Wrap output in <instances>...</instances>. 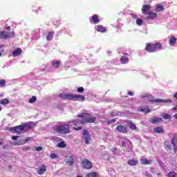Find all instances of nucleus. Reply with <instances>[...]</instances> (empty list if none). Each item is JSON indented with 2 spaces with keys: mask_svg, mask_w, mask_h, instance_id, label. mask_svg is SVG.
<instances>
[{
  "mask_svg": "<svg viewBox=\"0 0 177 177\" xmlns=\"http://www.w3.org/2000/svg\"><path fill=\"white\" fill-rule=\"evenodd\" d=\"M0 56H2V53H0Z\"/></svg>",
  "mask_w": 177,
  "mask_h": 177,
  "instance_id": "60",
  "label": "nucleus"
},
{
  "mask_svg": "<svg viewBox=\"0 0 177 177\" xmlns=\"http://www.w3.org/2000/svg\"><path fill=\"white\" fill-rule=\"evenodd\" d=\"M168 177H176V173L175 171H170L168 174Z\"/></svg>",
  "mask_w": 177,
  "mask_h": 177,
  "instance_id": "39",
  "label": "nucleus"
},
{
  "mask_svg": "<svg viewBox=\"0 0 177 177\" xmlns=\"http://www.w3.org/2000/svg\"><path fill=\"white\" fill-rule=\"evenodd\" d=\"M82 135V140L84 143H85V145H89V143H91V140H92V138H91V135L89 134L88 129H84Z\"/></svg>",
  "mask_w": 177,
  "mask_h": 177,
  "instance_id": "5",
  "label": "nucleus"
},
{
  "mask_svg": "<svg viewBox=\"0 0 177 177\" xmlns=\"http://www.w3.org/2000/svg\"><path fill=\"white\" fill-rule=\"evenodd\" d=\"M107 53H108V55H110V53H111V51L108 50V51H107Z\"/></svg>",
  "mask_w": 177,
  "mask_h": 177,
  "instance_id": "54",
  "label": "nucleus"
},
{
  "mask_svg": "<svg viewBox=\"0 0 177 177\" xmlns=\"http://www.w3.org/2000/svg\"><path fill=\"white\" fill-rule=\"evenodd\" d=\"M64 161L68 164V165L73 167V165H74V155L71 154L70 156H67Z\"/></svg>",
  "mask_w": 177,
  "mask_h": 177,
  "instance_id": "8",
  "label": "nucleus"
},
{
  "mask_svg": "<svg viewBox=\"0 0 177 177\" xmlns=\"http://www.w3.org/2000/svg\"><path fill=\"white\" fill-rule=\"evenodd\" d=\"M17 138H19V136H12V139L13 140H17Z\"/></svg>",
  "mask_w": 177,
  "mask_h": 177,
  "instance_id": "46",
  "label": "nucleus"
},
{
  "mask_svg": "<svg viewBox=\"0 0 177 177\" xmlns=\"http://www.w3.org/2000/svg\"><path fill=\"white\" fill-rule=\"evenodd\" d=\"M30 139H32V138H27L25 140V142H28V140H30Z\"/></svg>",
  "mask_w": 177,
  "mask_h": 177,
  "instance_id": "49",
  "label": "nucleus"
},
{
  "mask_svg": "<svg viewBox=\"0 0 177 177\" xmlns=\"http://www.w3.org/2000/svg\"><path fill=\"white\" fill-rule=\"evenodd\" d=\"M127 95H129V96H133V93L131 92V91H129V92L127 93Z\"/></svg>",
  "mask_w": 177,
  "mask_h": 177,
  "instance_id": "48",
  "label": "nucleus"
},
{
  "mask_svg": "<svg viewBox=\"0 0 177 177\" xmlns=\"http://www.w3.org/2000/svg\"><path fill=\"white\" fill-rule=\"evenodd\" d=\"M124 55H126V56H128V53H125Z\"/></svg>",
  "mask_w": 177,
  "mask_h": 177,
  "instance_id": "58",
  "label": "nucleus"
},
{
  "mask_svg": "<svg viewBox=\"0 0 177 177\" xmlns=\"http://www.w3.org/2000/svg\"><path fill=\"white\" fill-rule=\"evenodd\" d=\"M1 110H2V108L0 107V111H1Z\"/></svg>",
  "mask_w": 177,
  "mask_h": 177,
  "instance_id": "59",
  "label": "nucleus"
},
{
  "mask_svg": "<svg viewBox=\"0 0 177 177\" xmlns=\"http://www.w3.org/2000/svg\"><path fill=\"white\" fill-rule=\"evenodd\" d=\"M163 120L161 118H155L151 119V122L152 124H158L160 122H162Z\"/></svg>",
  "mask_w": 177,
  "mask_h": 177,
  "instance_id": "24",
  "label": "nucleus"
},
{
  "mask_svg": "<svg viewBox=\"0 0 177 177\" xmlns=\"http://www.w3.org/2000/svg\"><path fill=\"white\" fill-rule=\"evenodd\" d=\"M6 85V80L2 79L0 80V88H3Z\"/></svg>",
  "mask_w": 177,
  "mask_h": 177,
  "instance_id": "36",
  "label": "nucleus"
},
{
  "mask_svg": "<svg viewBox=\"0 0 177 177\" xmlns=\"http://www.w3.org/2000/svg\"><path fill=\"white\" fill-rule=\"evenodd\" d=\"M116 129L120 133H127L128 132V129L122 124L117 126Z\"/></svg>",
  "mask_w": 177,
  "mask_h": 177,
  "instance_id": "15",
  "label": "nucleus"
},
{
  "mask_svg": "<svg viewBox=\"0 0 177 177\" xmlns=\"http://www.w3.org/2000/svg\"><path fill=\"white\" fill-rule=\"evenodd\" d=\"M99 174L95 171H92L86 174V177H99Z\"/></svg>",
  "mask_w": 177,
  "mask_h": 177,
  "instance_id": "29",
  "label": "nucleus"
},
{
  "mask_svg": "<svg viewBox=\"0 0 177 177\" xmlns=\"http://www.w3.org/2000/svg\"><path fill=\"white\" fill-rule=\"evenodd\" d=\"M95 30L98 32H106V31H107V28H106V27H104V26H103L102 25H97L95 27Z\"/></svg>",
  "mask_w": 177,
  "mask_h": 177,
  "instance_id": "17",
  "label": "nucleus"
},
{
  "mask_svg": "<svg viewBox=\"0 0 177 177\" xmlns=\"http://www.w3.org/2000/svg\"><path fill=\"white\" fill-rule=\"evenodd\" d=\"M53 37H55V32L54 31L48 32L46 37V40L52 41V39H53Z\"/></svg>",
  "mask_w": 177,
  "mask_h": 177,
  "instance_id": "23",
  "label": "nucleus"
},
{
  "mask_svg": "<svg viewBox=\"0 0 177 177\" xmlns=\"http://www.w3.org/2000/svg\"><path fill=\"white\" fill-rule=\"evenodd\" d=\"M147 20H153V19H157V13L156 12L149 11L148 13H147Z\"/></svg>",
  "mask_w": 177,
  "mask_h": 177,
  "instance_id": "11",
  "label": "nucleus"
},
{
  "mask_svg": "<svg viewBox=\"0 0 177 177\" xmlns=\"http://www.w3.org/2000/svg\"><path fill=\"white\" fill-rule=\"evenodd\" d=\"M138 111L145 113V114H149V113H151V110H150L149 106H146L145 108L138 109Z\"/></svg>",
  "mask_w": 177,
  "mask_h": 177,
  "instance_id": "19",
  "label": "nucleus"
},
{
  "mask_svg": "<svg viewBox=\"0 0 177 177\" xmlns=\"http://www.w3.org/2000/svg\"><path fill=\"white\" fill-rule=\"evenodd\" d=\"M12 131H14L15 133H18V135H20V133H21V132L24 131V126H23V124H21L19 126L14 127L12 128Z\"/></svg>",
  "mask_w": 177,
  "mask_h": 177,
  "instance_id": "9",
  "label": "nucleus"
},
{
  "mask_svg": "<svg viewBox=\"0 0 177 177\" xmlns=\"http://www.w3.org/2000/svg\"><path fill=\"white\" fill-rule=\"evenodd\" d=\"M24 127V129H26V128H28V129H32L34 127H35V124L32 122H30L29 123L24 124H22Z\"/></svg>",
  "mask_w": 177,
  "mask_h": 177,
  "instance_id": "20",
  "label": "nucleus"
},
{
  "mask_svg": "<svg viewBox=\"0 0 177 177\" xmlns=\"http://www.w3.org/2000/svg\"><path fill=\"white\" fill-rule=\"evenodd\" d=\"M15 146H20V143L19 142H15Z\"/></svg>",
  "mask_w": 177,
  "mask_h": 177,
  "instance_id": "50",
  "label": "nucleus"
},
{
  "mask_svg": "<svg viewBox=\"0 0 177 177\" xmlns=\"http://www.w3.org/2000/svg\"><path fill=\"white\" fill-rule=\"evenodd\" d=\"M21 48H18L12 51V56H20V55H21Z\"/></svg>",
  "mask_w": 177,
  "mask_h": 177,
  "instance_id": "22",
  "label": "nucleus"
},
{
  "mask_svg": "<svg viewBox=\"0 0 177 177\" xmlns=\"http://www.w3.org/2000/svg\"><path fill=\"white\" fill-rule=\"evenodd\" d=\"M66 146L67 145L66 144V142L64 141H62L57 144V147H59V149H64V147H66Z\"/></svg>",
  "mask_w": 177,
  "mask_h": 177,
  "instance_id": "34",
  "label": "nucleus"
},
{
  "mask_svg": "<svg viewBox=\"0 0 177 177\" xmlns=\"http://www.w3.org/2000/svg\"><path fill=\"white\" fill-rule=\"evenodd\" d=\"M10 32L6 31H0V39H8L10 38Z\"/></svg>",
  "mask_w": 177,
  "mask_h": 177,
  "instance_id": "14",
  "label": "nucleus"
},
{
  "mask_svg": "<svg viewBox=\"0 0 177 177\" xmlns=\"http://www.w3.org/2000/svg\"><path fill=\"white\" fill-rule=\"evenodd\" d=\"M77 92L79 93H82V92H84V87H79V88H77Z\"/></svg>",
  "mask_w": 177,
  "mask_h": 177,
  "instance_id": "42",
  "label": "nucleus"
},
{
  "mask_svg": "<svg viewBox=\"0 0 177 177\" xmlns=\"http://www.w3.org/2000/svg\"><path fill=\"white\" fill-rule=\"evenodd\" d=\"M78 118H82L81 124L82 125L85 124H93L96 121V118L93 117L89 113H82L77 115Z\"/></svg>",
  "mask_w": 177,
  "mask_h": 177,
  "instance_id": "1",
  "label": "nucleus"
},
{
  "mask_svg": "<svg viewBox=\"0 0 177 177\" xmlns=\"http://www.w3.org/2000/svg\"><path fill=\"white\" fill-rule=\"evenodd\" d=\"M162 49V44L160 43L156 42L155 44L153 43H147L145 46V50L149 52V53H154L156 52H159Z\"/></svg>",
  "mask_w": 177,
  "mask_h": 177,
  "instance_id": "2",
  "label": "nucleus"
},
{
  "mask_svg": "<svg viewBox=\"0 0 177 177\" xmlns=\"http://www.w3.org/2000/svg\"><path fill=\"white\" fill-rule=\"evenodd\" d=\"M59 96L61 99H64V100H73L74 94L61 93Z\"/></svg>",
  "mask_w": 177,
  "mask_h": 177,
  "instance_id": "7",
  "label": "nucleus"
},
{
  "mask_svg": "<svg viewBox=\"0 0 177 177\" xmlns=\"http://www.w3.org/2000/svg\"><path fill=\"white\" fill-rule=\"evenodd\" d=\"M46 172V165H42L37 170L38 175H42Z\"/></svg>",
  "mask_w": 177,
  "mask_h": 177,
  "instance_id": "18",
  "label": "nucleus"
},
{
  "mask_svg": "<svg viewBox=\"0 0 177 177\" xmlns=\"http://www.w3.org/2000/svg\"><path fill=\"white\" fill-rule=\"evenodd\" d=\"M2 143H3V142L0 141V146H1V145H2Z\"/></svg>",
  "mask_w": 177,
  "mask_h": 177,
  "instance_id": "56",
  "label": "nucleus"
},
{
  "mask_svg": "<svg viewBox=\"0 0 177 177\" xmlns=\"http://www.w3.org/2000/svg\"><path fill=\"white\" fill-rule=\"evenodd\" d=\"M169 45L170 46H174V45H175V44H176V37H175L174 36H171L170 37V41H169Z\"/></svg>",
  "mask_w": 177,
  "mask_h": 177,
  "instance_id": "28",
  "label": "nucleus"
},
{
  "mask_svg": "<svg viewBox=\"0 0 177 177\" xmlns=\"http://www.w3.org/2000/svg\"><path fill=\"white\" fill-rule=\"evenodd\" d=\"M164 145H165V149L167 151H169V150L172 149V145H171V143L169 142V141H165Z\"/></svg>",
  "mask_w": 177,
  "mask_h": 177,
  "instance_id": "26",
  "label": "nucleus"
},
{
  "mask_svg": "<svg viewBox=\"0 0 177 177\" xmlns=\"http://www.w3.org/2000/svg\"><path fill=\"white\" fill-rule=\"evenodd\" d=\"M128 126L130 128V129H136V125L133 124V122H129Z\"/></svg>",
  "mask_w": 177,
  "mask_h": 177,
  "instance_id": "35",
  "label": "nucleus"
},
{
  "mask_svg": "<svg viewBox=\"0 0 177 177\" xmlns=\"http://www.w3.org/2000/svg\"><path fill=\"white\" fill-rule=\"evenodd\" d=\"M150 9H151V6L150 5L144 4L142 8V13L143 15H147V13L150 12Z\"/></svg>",
  "mask_w": 177,
  "mask_h": 177,
  "instance_id": "13",
  "label": "nucleus"
},
{
  "mask_svg": "<svg viewBox=\"0 0 177 177\" xmlns=\"http://www.w3.org/2000/svg\"><path fill=\"white\" fill-rule=\"evenodd\" d=\"M140 161L142 165H150L153 164V160L151 159L147 160L143 156L140 159Z\"/></svg>",
  "mask_w": 177,
  "mask_h": 177,
  "instance_id": "12",
  "label": "nucleus"
},
{
  "mask_svg": "<svg viewBox=\"0 0 177 177\" xmlns=\"http://www.w3.org/2000/svg\"><path fill=\"white\" fill-rule=\"evenodd\" d=\"M127 142H128V141H123V142H122V146L123 147H125V146H127Z\"/></svg>",
  "mask_w": 177,
  "mask_h": 177,
  "instance_id": "47",
  "label": "nucleus"
},
{
  "mask_svg": "<svg viewBox=\"0 0 177 177\" xmlns=\"http://www.w3.org/2000/svg\"><path fill=\"white\" fill-rule=\"evenodd\" d=\"M29 149H30V147H26L24 148V150H26V151L29 150Z\"/></svg>",
  "mask_w": 177,
  "mask_h": 177,
  "instance_id": "51",
  "label": "nucleus"
},
{
  "mask_svg": "<svg viewBox=\"0 0 177 177\" xmlns=\"http://www.w3.org/2000/svg\"><path fill=\"white\" fill-rule=\"evenodd\" d=\"M74 131H81L82 129V127L77 126V127H73Z\"/></svg>",
  "mask_w": 177,
  "mask_h": 177,
  "instance_id": "43",
  "label": "nucleus"
},
{
  "mask_svg": "<svg viewBox=\"0 0 177 177\" xmlns=\"http://www.w3.org/2000/svg\"><path fill=\"white\" fill-rule=\"evenodd\" d=\"M55 132L62 135H67V133H70V125L66 124H59L55 127Z\"/></svg>",
  "mask_w": 177,
  "mask_h": 177,
  "instance_id": "3",
  "label": "nucleus"
},
{
  "mask_svg": "<svg viewBox=\"0 0 177 177\" xmlns=\"http://www.w3.org/2000/svg\"><path fill=\"white\" fill-rule=\"evenodd\" d=\"M6 30H10V26H8L6 28Z\"/></svg>",
  "mask_w": 177,
  "mask_h": 177,
  "instance_id": "52",
  "label": "nucleus"
},
{
  "mask_svg": "<svg viewBox=\"0 0 177 177\" xmlns=\"http://www.w3.org/2000/svg\"><path fill=\"white\" fill-rule=\"evenodd\" d=\"M69 124H73L75 127H78L80 124H81V120H71L69 122Z\"/></svg>",
  "mask_w": 177,
  "mask_h": 177,
  "instance_id": "33",
  "label": "nucleus"
},
{
  "mask_svg": "<svg viewBox=\"0 0 177 177\" xmlns=\"http://www.w3.org/2000/svg\"><path fill=\"white\" fill-rule=\"evenodd\" d=\"M120 62L122 64H127V63H129V59L128 57L122 56L120 58Z\"/></svg>",
  "mask_w": 177,
  "mask_h": 177,
  "instance_id": "27",
  "label": "nucleus"
},
{
  "mask_svg": "<svg viewBox=\"0 0 177 177\" xmlns=\"http://www.w3.org/2000/svg\"><path fill=\"white\" fill-rule=\"evenodd\" d=\"M173 110H177V105L174 107H173Z\"/></svg>",
  "mask_w": 177,
  "mask_h": 177,
  "instance_id": "53",
  "label": "nucleus"
},
{
  "mask_svg": "<svg viewBox=\"0 0 177 177\" xmlns=\"http://www.w3.org/2000/svg\"><path fill=\"white\" fill-rule=\"evenodd\" d=\"M77 177H83L82 176H77Z\"/></svg>",
  "mask_w": 177,
  "mask_h": 177,
  "instance_id": "57",
  "label": "nucleus"
},
{
  "mask_svg": "<svg viewBox=\"0 0 177 177\" xmlns=\"http://www.w3.org/2000/svg\"><path fill=\"white\" fill-rule=\"evenodd\" d=\"M174 118H176L177 119V113L174 114Z\"/></svg>",
  "mask_w": 177,
  "mask_h": 177,
  "instance_id": "55",
  "label": "nucleus"
},
{
  "mask_svg": "<svg viewBox=\"0 0 177 177\" xmlns=\"http://www.w3.org/2000/svg\"><path fill=\"white\" fill-rule=\"evenodd\" d=\"M162 116L164 120H171V115L167 113H162Z\"/></svg>",
  "mask_w": 177,
  "mask_h": 177,
  "instance_id": "37",
  "label": "nucleus"
},
{
  "mask_svg": "<svg viewBox=\"0 0 177 177\" xmlns=\"http://www.w3.org/2000/svg\"><path fill=\"white\" fill-rule=\"evenodd\" d=\"M153 132L155 133H164V129L161 127H156L153 128Z\"/></svg>",
  "mask_w": 177,
  "mask_h": 177,
  "instance_id": "25",
  "label": "nucleus"
},
{
  "mask_svg": "<svg viewBox=\"0 0 177 177\" xmlns=\"http://www.w3.org/2000/svg\"><path fill=\"white\" fill-rule=\"evenodd\" d=\"M156 12H161L162 10H164V6L162 4H157L155 8Z\"/></svg>",
  "mask_w": 177,
  "mask_h": 177,
  "instance_id": "30",
  "label": "nucleus"
},
{
  "mask_svg": "<svg viewBox=\"0 0 177 177\" xmlns=\"http://www.w3.org/2000/svg\"><path fill=\"white\" fill-rule=\"evenodd\" d=\"M143 98L146 97L147 99H149V102H151V103H172L171 100H162V99H154V96L151 94H147L144 96H142Z\"/></svg>",
  "mask_w": 177,
  "mask_h": 177,
  "instance_id": "4",
  "label": "nucleus"
},
{
  "mask_svg": "<svg viewBox=\"0 0 177 177\" xmlns=\"http://www.w3.org/2000/svg\"><path fill=\"white\" fill-rule=\"evenodd\" d=\"M136 24H138V26H142V24H143V21L140 19H137Z\"/></svg>",
  "mask_w": 177,
  "mask_h": 177,
  "instance_id": "40",
  "label": "nucleus"
},
{
  "mask_svg": "<svg viewBox=\"0 0 177 177\" xmlns=\"http://www.w3.org/2000/svg\"><path fill=\"white\" fill-rule=\"evenodd\" d=\"M100 20L99 19V15H93L90 18V22L93 23L94 24H97V23H100Z\"/></svg>",
  "mask_w": 177,
  "mask_h": 177,
  "instance_id": "16",
  "label": "nucleus"
},
{
  "mask_svg": "<svg viewBox=\"0 0 177 177\" xmlns=\"http://www.w3.org/2000/svg\"><path fill=\"white\" fill-rule=\"evenodd\" d=\"M85 101V95H82L80 94H73V102H84Z\"/></svg>",
  "mask_w": 177,
  "mask_h": 177,
  "instance_id": "10",
  "label": "nucleus"
},
{
  "mask_svg": "<svg viewBox=\"0 0 177 177\" xmlns=\"http://www.w3.org/2000/svg\"><path fill=\"white\" fill-rule=\"evenodd\" d=\"M50 158L53 159V158H57V155L56 153H50Z\"/></svg>",
  "mask_w": 177,
  "mask_h": 177,
  "instance_id": "41",
  "label": "nucleus"
},
{
  "mask_svg": "<svg viewBox=\"0 0 177 177\" xmlns=\"http://www.w3.org/2000/svg\"><path fill=\"white\" fill-rule=\"evenodd\" d=\"M113 122H115V119H112L108 121L109 125H110V124H113Z\"/></svg>",
  "mask_w": 177,
  "mask_h": 177,
  "instance_id": "44",
  "label": "nucleus"
},
{
  "mask_svg": "<svg viewBox=\"0 0 177 177\" xmlns=\"http://www.w3.org/2000/svg\"><path fill=\"white\" fill-rule=\"evenodd\" d=\"M129 165H131L135 167V165H138L139 164V160L136 159H131L128 160Z\"/></svg>",
  "mask_w": 177,
  "mask_h": 177,
  "instance_id": "21",
  "label": "nucleus"
},
{
  "mask_svg": "<svg viewBox=\"0 0 177 177\" xmlns=\"http://www.w3.org/2000/svg\"><path fill=\"white\" fill-rule=\"evenodd\" d=\"M82 165L84 169H92L93 167V164H92V162L86 158L82 160Z\"/></svg>",
  "mask_w": 177,
  "mask_h": 177,
  "instance_id": "6",
  "label": "nucleus"
},
{
  "mask_svg": "<svg viewBox=\"0 0 177 177\" xmlns=\"http://www.w3.org/2000/svg\"><path fill=\"white\" fill-rule=\"evenodd\" d=\"M28 102L30 104L35 103V102H37V97L36 96H32L31 98H30Z\"/></svg>",
  "mask_w": 177,
  "mask_h": 177,
  "instance_id": "38",
  "label": "nucleus"
},
{
  "mask_svg": "<svg viewBox=\"0 0 177 177\" xmlns=\"http://www.w3.org/2000/svg\"><path fill=\"white\" fill-rule=\"evenodd\" d=\"M36 151H41L42 150V147H37L35 148Z\"/></svg>",
  "mask_w": 177,
  "mask_h": 177,
  "instance_id": "45",
  "label": "nucleus"
},
{
  "mask_svg": "<svg viewBox=\"0 0 177 177\" xmlns=\"http://www.w3.org/2000/svg\"><path fill=\"white\" fill-rule=\"evenodd\" d=\"M0 104H2V106H6L7 104H9V99L4 98L1 100Z\"/></svg>",
  "mask_w": 177,
  "mask_h": 177,
  "instance_id": "32",
  "label": "nucleus"
},
{
  "mask_svg": "<svg viewBox=\"0 0 177 177\" xmlns=\"http://www.w3.org/2000/svg\"><path fill=\"white\" fill-rule=\"evenodd\" d=\"M52 66H53L55 68H59V67H60V60L53 61Z\"/></svg>",
  "mask_w": 177,
  "mask_h": 177,
  "instance_id": "31",
  "label": "nucleus"
}]
</instances>
